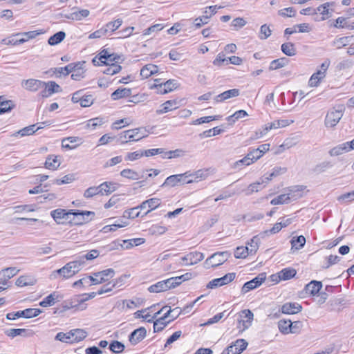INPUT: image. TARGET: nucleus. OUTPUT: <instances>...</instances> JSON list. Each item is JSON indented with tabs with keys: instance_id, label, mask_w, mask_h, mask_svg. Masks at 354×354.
Segmentation results:
<instances>
[{
	"instance_id": "f257e3e1",
	"label": "nucleus",
	"mask_w": 354,
	"mask_h": 354,
	"mask_svg": "<svg viewBox=\"0 0 354 354\" xmlns=\"http://www.w3.org/2000/svg\"><path fill=\"white\" fill-rule=\"evenodd\" d=\"M50 215L57 223H64L67 221L71 222L70 217L71 215H73L75 218L77 219V221H74V223L75 225H82L88 221V219L85 218V216L94 215V212L90 211H75L73 209L66 212L63 209H57L53 210L50 212Z\"/></svg>"
},
{
	"instance_id": "f03ea898",
	"label": "nucleus",
	"mask_w": 354,
	"mask_h": 354,
	"mask_svg": "<svg viewBox=\"0 0 354 354\" xmlns=\"http://www.w3.org/2000/svg\"><path fill=\"white\" fill-rule=\"evenodd\" d=\"M180 314V308L176 307L174 309L169 308L162 317L154 322L153 331L158 333L162 330L171 320L176 319Z\"/></svg>"
},
{
	"instance_id": "7ed1b4c3",
	"label": "nucleus",
	"mask_w": 354,
	"mask_h": 354,
	"mask_svg": "<svg viewBox=\"0 0 354 354\" xmlns=\"http://www.w3.org/2000/svg\"><path fill=\"white\" fill-rule=\"evenodd\" d=\"M230 254L227 252H218L212 254L204 262V267L206 269L215 268L225 262Z\"/></svg>"
},
{
	"instance_id": "20e7f679",
	"label": "nucleus",
	"mask_w": 354,
	"mask_h": 354,
	"mask_svg": "<svg viewBox=\"0 0 354 354\" xmlns=\"http://www.w3.org/2000/svg\"><path fill=\"white\" fill-rule=\"evenodd\" d=\"M19 272V270L15 267L6 268L0 271V292L10 286L8 285V280L15 276Z\"/></svg>"
},
{
	"instance_id": "39448f33",
	"label": "nucleus",
	"mask_w": 354,
	"mask_h": 354,
	"mask_svg": "<svg viewBox=\"0 0 354 354\" xmlns=\"http://www.w3.org/2000/svg\"><path fill=\"white\" fill-rule=\"evenodd\" d=\"M337 110H331L328 112L325 118V125L328 128H332L337 125L342 118L344 106H339Z\"/></svg>"
},
{
	"instance_id": "423d86ee",
	"label": "nucleus",
	"mask_w": 354,
	"mask_h": 354,
	"mask_svg": "<svg viewBox=\"0 0 354 354\" xmlns=\"http://www.w3.org/2000/svg\"><path fill=\"white\" fill-rule=\"evenodd\" d=\"M187 173L177 174V175H171L167 177L165 181V183L162 185L163 186H171L174 187L177 185L178 183L180 184H189L193 183V180H188Z\"/></svg>"
},
{
	"instance_id": "0eeeda50",
	"label": "nucleus",
	"mask_w": 354,
	"mask_h": 354,
	"mask_svg": "<svg viewBox=\"0 0 354 354\" xmlns=\"http://www.w3.org/2000/svg\"><path fill=\"white\" fill-rule=\"evenodd\" d=\"M266 279V273L261 272L253 279L245 283L241 288V292L245 294L250 290L259 287Z\"/></svg>"
},
{
	"instance_id": "6e6552de",
	"label": "nucleus",
	"mask_w": 354,
	"mask_h": 354,
	"mask_svg": "<svg viewBox=\"0 0 354 354\" xmlns=\"http://www.w3.org/2000/svg\"><path fill=\"white\" fill-rule=\"evenodd\" d=\"M178 86L177 82L174 80H169L164 83L153 84L150 86V88H156L158 93L165 94L172 91Z\"/></svg>"
},
{
	"instance_id": "1a4fd4ad",
	"label": "nucleus",
	"mask_w": 354,
	"mask_h": 354,
	"mask_svg": "<svg viewBox=\"0 0 354 354\" xmlns=\"http://www.w3.org/2000/svg\"><path fill=\"white\" fill-rule=\"evenodd\" d=\"M248 346V342L243 339H239L225 349L221 354H240Z\"/></svg>"
},
{
	"instance_id": "9d476101",
	"label": "nucleus",
	"mask_w": 354,
	"mask_h": 354,
	"mask_svg": "<svg viewBox=\"0 0 354 354\" xmlns=\"http://www.w3.org/2000/svg\"><path fill=\"white\" fill-rule=\"evenodd\" d=\"M248 346V342L243 339H239L225 349L221 354H240Z\"/></svg>"
},
{
	"instance_id": "9b49d317",
	"label": "nucleus",
	"mask_w": 354,
	"mask_h": 354,
	"mask_svg": "<svg viewBox=\"0 0 354 354\" xmlns=\"http://www.w3.org/2000/svg\"><path fill=\"white\" fill-rule=\"evenodd\" d=\"M235 273H227L221 278H216L210 281L206 286L207 288H216L226 285L235 279Z\"/></svg>"
},
{
	"instance_id": "f8f14e48",
	"label": "nucleus",
	"mask_w": 354,
	"mask_h": 354,
	"mask_svg": "<svg viewBox=\"0 0 354 354\" xmlns=\"http://www.w3.org/2000/svg\"><path fill=\"white\" fill-rule=\"evenodd\" d=\"M44 89L41 91L40 95L42 97H48L53 93L62 91V88L55 82L50 81L44 84Z\"/></svg>"
},
{
	"instance_id": "ddd939ff",
	"label": "nucleus",
	"mask_w": 354,
	"mask_h": 354,
	"mask_svg": "<svg viewBox=\"0 0 354 354\" xmlns=\"http://www.w3.org/2000/svg\"><path fill=\"white\" fill-rule=\"evenodd\" d=\"M45 82L35 79L24 80L21 82V86L27 91L36 92L44 87Z\"/></svg>"
},
{
	"instance_id": "4468645a",
	"label": "nucleus",
	"mask_w": 354,
	"mask_h": 354,
	"mask_svg": "<svg viewBox=\"0 0 354 354\" xmlns=\"http://www.w3.org/2000/svg\"><path fill=\"white\" fill-rule=\"evenodd\" d=\"M204 259V254L199 252H193L187 254L181 258V260L185 262L183 266H190L196 264Z\"/></svg>"
},
{
	"instance_id": "2eb2a0df",
	"label": "nucleus",
	"mask_w": 354,
	"mask_h": 354,
	"mask_svg": "<svg viewBox=\"0 0 354 354\" xmlns=\"http://www.w3.org/2000/svg\"><path fill=\"white\" fill-rule=\"evenodd\" d=\"M147 335V330L140 327L134 330L129 336V340L132 345H136L141 342Z\"/></svg>"
},
{
	"instance_id": "dca6fc26",
	"label": "nucleus",
	"mask_w": 354,
	"mask_h": 354,
	"mask_svg": "<svg viewBox=\"0 0 354 354\" xmlns=\"http://www.w3.org/2000/svg\"><path fill=\"white\" fill-rule=\"evenodd\" d=\"M111 60V54L107 49L102 50L92 60L95 66H109V61Z\"/></svg>"
},
{
	"instance_id": "f3484780",
	"label": "nucleus",
	"mask_w": 354,
	"mask_h": 354,
	"mask_svg": "<svg viewBox=\"0 0 354 354\" xmlns=\"http://www.w3.org/2000/svg\"><path fill=\"white\" fill-rule=\"evenodd\" d=\"M179 102L176 100H167L160 105V109L156 110V113L160 115L175 110L179 107Z\"/></svg>"
},
{
	"instance_id": "a211bd4d",
	"label": "nucleus",
	"mask_w": 354,
	"mask_h": 354,
	"mask_svg": "<svg viewBox=\"0 0 354 354\" xmlns=\"http://www.w3.org/2000/svg\"><path fill=\"white\" fill-rule=\"evenodd\" d=\"M240 94V91L237 88L230 89L226 91L223 92L222 93L216 95L214 97V101L216 102H222L226 100H228L231 97H234L239 96Z\"/></svg>"
},
{
	"instance_id": "6ab92c4d",
	"label": "nucleus",
	"mask_w": 354,
	"mask_h": 354,
	"mask_svg": "<svg viewBox=\"0 0 354 354\" xmlns=\"http://www.w3.org/2000/svg\"><path fill=\"white\" fill-rule=\"evenodd\" d=\"M301 309V306L297 303H286L281 306V312L288 315L298 313Z\"/></svg>"
},
{
	"instance_id": "aec40b11",
	"label": "nucleus",
	"mask_w": 354,
	"mask_h": 354,
	"mask_svg": "<svg viewBox=\"0 0 354 354\" xmlns=\"http://www.w3.org/2000/svg\"><path fill=\"white\" fill-rule=\"evenodd\" d=\"M131 142L138 141L147 136V131L145 128H136L129 129Z\"/></svg>"
},
{
	"instance_id": "412c9836",
	"label": "nucleus",
	"mask_w": 354,
	"mask_h": 354,
	"mask_svg": "<svg viewBox=\"0 0 354 354\" xmlns=\"http://www.w3.org/2000/svg\"><path fill=\"white\" fill-rule=\"evenodd\" d=\"M160 205V199L157 198H152L149 200H147L144 202H142L140 207L141 209H146L147 207L149 208V209L145 213V215L147 214L149 212H150L151 210L156 209Z\"/></svg>"
},
{
	"instance_id": "4be33fe9",
	"label": "nucleus",
	"mask_w": 354,
	"mask_h": 354,
	"mask_svg": "<svg viewBox=\"0 0 354 354\" xmlns=\"http://www.w3.org/2000/svg\"><path fill=\"white\" fill-rule=\"evenodd\" d=\"M322 288V283L321 281L313 280L305 286L306 293L310 295H316L319 293Z\"/></svg>"
},
{
	"instance_id": "5701e85b",
	"label": "nucleus",
	"mask_w": 354,
	"mask_h": 354,
	"mask_svg": "<svg viewBox=\"0 0 354 354\" xmlns=\"http://www.w3.org/2000/svg\"><path fill=\"white\" fill-rule=\"evenodd\" d=\"M304 187L302 185H296L289 188L288 194L290 196V199L295 201L303 196Z\"/></svg>"
},
{
	"instance_id": "b1692460",
	"label": "nucleus",
	"mask_w": 354,
	"mask_h": 354,
	"mask_svg": "<svg viewBox=\"0 0 354 354\" xmlns=\"http://www.w3.org/2000/svg\"><path fill=\"white\" fill-rule=\"evenodd\" d=\"M15 106L12 100H6L3 96H0V115L10 112Z\"/></svg>"
},
{
	"instance_id": "393cba45",
	"label": "nucleus",
	"mask_w": 354,
	"mask_h": 354,
	"mask_svg": "<svg viewBox=\"0 0 354 354\" xmlns=\"http://www.w3.org/2000/svg\"><path fill=\"white\" fill-rule=\"evenodd\" d=\"M354 36H346L335 39L333 42V46L337 49L348 46L353 41Z\"/></svg>"
},
{
	"instance_id": "a878e982",
	"label": "nucleus",
	"mask_w": 354,
	"mask_h": 354,
	"mask_svg": "<svg viewBox=\"0 0 354 354\" xmlns=\"http://www.w3.org/2000/svg\"><path fill=\"white\" fill-rule=\"evenodd\" d=\"M134 29L135 28L133 26H129L122 30L115 31L113 32V35H112V40L129 37L132 35Z\"/></svg>"
},
{
	"instance_id": "bb28decb",
	"label": "nucleus",
	"mask_w": 354,
	"mask_h": 354,
	"mask_svg": "<svg viewBox=\"0 0 354 354\" xmlns=\"http://www.w3.org/2000/svg\"><path fill=\"white\" fill-rule=\"evenodd\" d=\"M122 242L124 245H121L122 249H130L133 246H138L145 242V239L143 238H136L127 240H122Z\"/></svg>"
},
{
	"instance_id": "cd10ccee",
	"label": "nucleus",
	"mask_w": 354,
	"mask_h": 354,
	"mask_svg": "<svg viewBox=\"0 0 354 354\" xmlns=\"http://www.w3.org/2000/svg\"><path fill=\"white\" fill-rule=\"evenodd\" d=\"M124 61L122 55H118L112 53V75L119 73L122 70V66L118 64Z\"/></svg>"
},
{
	"instance_id": "c85d7f7f",
	"label": "nucleus",
	"mask_w": 354,
	"mask_h": 354,
	"mask_svg": "<svg viewBox=\"0 0 354 354\" xmlns=\"http://www.w3.org/2000/svg\"><path fill=\"white\" fill-rule=\"evenodd\" d=\"M241 317L246 319V320H240L239 322H243V329L248 328L252 321L253 320L254 315L249 309L243 310L241 312Z\"/></svg>"
},
{
	"instance_id": "c756f323",
	"label": "nucleus",
	"mask_w": 354,
	"mask_h": 354,
	"mask_svg": "<svg viewBox=\"0 0 354 354\" xmlns=\"http://www.w3.org/2000/svg\"><path fill=\"white\" fill-rule=\"evenodd\" d=\"M54 273H57L65 279L71 277L75 274L74 270H73L72 267H71L69 262L62 268L55 270Z\"/></svg>"
},
{
	"instance_id": "7c9ffc66",
	"label": "nucleus",
	"mask_w": 354,
	"mask_h": 354,
	"mask_svg": "<svg viewBox=\"0 0 354 354\" xmlns=\"http://www.w3.org/2000/svg\"><path fill=\"white\" fill-rule=\"evenodd\" d=\"M334 5V2H326L319 7H317L315 10H317V13L319 12L321 15H323L322 20H325L331 17V13L329 11V7Z\"/></svg>"
},
{
	"instance_id": "2f4dec72",
	"label": "nucleus",
	"mask_w": 354,
	"mask_h": 354,
	"mask_svg": "<svg viewBox=\"0 0 354 354\" xmlns=\"http://www.w3.org/2000/svg\"><path fill=\"white\" fill-rule=\"evenodd\" d=\"M131 95V89L127 88H119L112 93L113 100H119L120 98L129 97Z\"/></svg>"
},
{
	"instance_id": "473e14b6",
	"label": "nucleus",
	"mask_w": 354,
	"mask_h": 354,
	"mask_svg": "<svg viewBox=\"0 0 354 354\" xmlns=\"http://www.w3.org/2000/svg\"><path fill=\"white\" fill-rule=\"evenodd\" d=\"M129 129L121 132L116 136H112V141L120 144H125L131 142Z\"/></svg>"
},
{
	"instance_id": "72a5a7b5",
	"label": "nucleus",
	"mask_w": 354,
	"mask_h": 354,
	"mask_svg": "<svg viewBox=\"0 0 354 354\" xmlns=\"http://www.w3.org/2000/svg\"><path fill=\"white\" fill-rule=\"evenodd\" d=\"M89 10L86 9H82L79 11L73 12L68 15H65V17L73 20H82L89 15Z\"/></svg>"
},
{
	"instance_id": "f704fd0d",
	"label": "nucleus",
	"mask_w": 354,
	"mask_h": 354,
	"mask_svg": "<svg viewBox=\"0 0 354 354\" xmlns=\"http://www.w3.org/2000/svg\"><path fill=\"white\" fill-rule=\"evenodd\" d=\"M120 175L124 178L131 180H139L144 176L143 174H140L138 172H136L130 169H123L120 172Z\"/></svg>"
},
{
	"instance_id": "c9c22d12",
	"label": "nucleus",
	"mask_w": 354,
	"mask_h": 354,
	"mask_svg": "<svg viewBox=\"0 0 354 354\" xmlns=\"http://www.w3.org/2000/svg\"><path fill=\"white\" fill-rule=\"evenodd\" d=\"M58 298V295L55 292L48 295L41 301L39 302V306L42 307L52 306L55 304L56 300Z\"/></svg>"
},
{
	"instance_id": "e433bc0d",
	"label": "nucleus",
	"mask_w": 354,
	"mask_h": 354,
	"mask_svg": "<svg viewBox=\"0 0 354 354\" xmlns=\"http://www.w3.org/2000/svg\"><path fill=\"white\" fill-rule=\"evenodd\" d=\"M266 180L265 178L261 179V181H257L254 183L249 185L248 188L245 190L246 195H250L254 192H257L262 189L261 185L266 183Z\"/></svg>"
},
{
	"instance_id": "4c0bfd02",
	"label": "nucleus",
	"mask_w": 354,
	"mask_h": 354,
	"mask_svg": "<svg viewBox=\"0 0 354 354\" xmlns=\"http://www.w3.org/2000/svg\"><path fill=\"white\" fill-rule=\"evenodd\" d=\"M281 51L287 56H294L296 55L297 50L295 44L292 42H286L281 45Z\"/></svg>"
},
{
	"instance_id": "58836bf2",
	"label": "nucleus",
	"mask_w": 354,
	"mask_h": 354,
	"mask_svg": "<svg viewBox=\"0 0 354 354\" xmlns=\"http://www.w3.org/2000/svg\"><path fill=\"white\" fill-rule=\"evenodd\" d=\"M66 37V33L64 31H59L49 37L48 43L50 46H55L62 41Z\"/></svg>"
},
{
	"instance_id": "ea45409f",
	"label": "nucleus",
	"mask_w": 354,
	"mask_h": 354,
	"mask_svg": "<svg viewBox=\"0 0 354 354\" xmlns=\"http://www.w3.org/2000/svg\"><path fill=\"white\" fill-rule=\"evenodd\" d=\"M279 127V122L277 120H275L272 122L268 123L265 125L262 131H257L256 132V138H259L262 137L263 135L266 134L267 132L272 129H276Z\"/></svg>"
},
{
	"instance_id": "a19ab883",
	"label": "nucleus",
	"mask_w": 354,
	"mask_h": 354,
	"mask_svg": "<svg viewBox=\"0 0 354 354\" xmlns=\"http://www.w3.org/2000/svg\"><path fill=\"white\" fill-rule=\"evenodd\" d=\"M60 165V162L57 160V157L55 156H49L45 162V167L48 169L55 170Z\"/></svg>"
},
{
	"instance_id": "79ce46f5",
	"label": "nucleus",
	"mask_w": 354,
	"mask_h": 354,
	"mask_svg": "<svg viewBox=\"0 0 354 354\" xmlns=\"http://www.w3.org/2000/svg\"><path fill=\"white\" fill-rule=\"evenodd\" d=\"M71 332L73 333V343L79 342L83 340L87 336V333L83 329H73L71 330Z\"/></svg>"
},
{
	"instance_id": "37998d69",
	"label": "nucleus",
	"mask_w": 354,
	"mask_h": 354,
	"mask_svg": "<svg viewBox=\"0 0 354 354\" xmlns=\"http://www.w3.org/2000/svg\"><path fill=\"white\" fill-rule=\"evenodd\" d=\"M325 77L324 72L318 71L310 77L308 84L310 86H317L319 81Z\"/></svg>"
},
{
	"instance_id": "c03bdc74",
	"label": "nucleus",
	"mask_w": 354,
	"mask_h": 354,
	"mask_svg": "<svg viewBox=\"0 0 354 354\" xmlns=\"http://www.w3.org/2000/svg\"><path fill=\"white\" fill-rule=\"evenodd\" d=\"M187 173L188 178L191 177L192 178L190 180H193V182H196L199 179H205L208 175L207 171L203 170V169H199L193 173H190V172H187Z\"/></svg>"
},
{
	"instance_id": "a18cd8bd",
	"label": "nucleus",
	"mask_w": 354,
	"mask_h": 354,
	"mask_svg": "<svg viewBox=\"0 0 354 354\" xmlns=\"http://www.w3.org/2000/svg\"><path fill=\"white\" fill-rule=\"evenodd\" d=\"M287 64L288 59L286 57L277 59L271 62L269 69L271 71L277 70L285 66Z\"/></svg>"
},
{
	"instance_id": "49530a36",
	"label": "nucleus",
	"mask_w": 354,
	"mask_h": 354,
	"mask_svg": "<svg viewBox=\"0 0 354 354\" xmlns=\"http://www.w3.org/2000/svg\"><path fill=\"white\" fill-rule=\"evenodd\" d=\"M72 338H73V333L70 330L69 332L66 333H64L63 332L58 333L56 335L55 339L56 340H58V341H60L62 342L73 344Z\"/></svg>"
},
{
	"instance_id": "de8ad7c7",
	"label": "nucleus",
	"mask_w": 354,
	"mask_h": 354,
	"mask_svg": "<svg viewBox=\"0 0 354 354\" xmlns=\"http://www.w3.org/2000/svg\"><path fill=\"white\" fill-rule=\"evenodd\" d=\"M297 272L294 268H284L279 272L281 280H288L294 277Z\"/></svg>"
},
{
	"instance_id": "09e8293b",
	"label": "nucleus",
	"mask_w": 354,
	"mask_h": 354,
	"mask_svg": "<svg viewBox=\"0 0 354 354\" xmlns=\"http://www.w3.org/2000/svg\"><path fill=\"white\" fill-rule=\"evenodd\" d=\"M291 201L290 196L287 194H281L276 198H273L270 203L273 205L279 204H287Z\"/></svg>"
},
{
	"instance_id": "8fccbe9b",
	"label": "nucleus",
	"mask_w": 354,
	"mask_h": 354,
	"mask_svg": "<svg viewBox=\"0 0 354 354\" xmlns=\"http://www.w3.org/2000/svg\"><path fill=\"white\" fill-rule=\"evenodd\" d=\"M306 243V238L301 235L296 237H293L291 240L292 248H295L297 250H299L304 247Z\"/></svg>"
},
{
	"instance_id": "3c124183",
	"label": "nucleus",
	"mask_w": 354,
	"mask_h": 354,
	"mask_svg": "<svg viewBox=\"0 0 354 354\" xmlns=\"http://www.w3.org/2000/svg\"><path fill=\"white\" fill-rule=\"evenodd\" d=\"M259 242L260 239L259 236H254L250 240V242L248 243V245H250V247H248V250L251 255L254 254L257 252L259 248Z\"/></svg>"
},
{
	"instance_id": "603ef678",
	"label": "nucleus",
	"mask_w": 354,
	"mask_h": 354,
	"mask_svg": "<svg viewBox=\"0 0 354 354\" xmlns=\"http://www.w3.org/2000/svg\"><path fill=\"white\" fill-rule=\"evenodd\" d=\"M42 310L39 308H26L23 310L22 316L24 318H32L38 316Z\"/></svg>"
},
{
	"instance_id": "864d4df0",
	"label": "nucleus",
	"mask_w": 354,
	"mask_h": 354,
	"mask_svg": "<svg viewBox=\"0 0 354 354\" xmlns=\"http://www.w3.org/2000/svg\"><path fill=\"white\" fill-rule=\"evenodd\" d=\"M250 253L248 250V247L240 246L237 247L234 252V257L236 259H244L246 258Z\"/></svg>"
},
{
	"instance_id": "5fc2aeb1",
	"label": "nucleus",
	"mask_w": 354,
	"mask_h": 354,
	"mask_svg": "<svg viewBox=\"0 0 354 354\" xmlns=\"http://www.w3.org/2000/svg\"><path fill=\"white\" fill-rule=\"evenodd\" d=\"M248 115V113L244 110H239L236 111L234 114L232 115H230L227 118V120L230 123L233 124L239 119L243 118Z\"/></svg>"
},
{
	"instance_id": "6e6d98bb",
	"label": "nucleus",
	"mask_w": 354,
	"mask_h": 354,
	"mask_svg": "<svg viewBox=\"0 0 354 354\" xmlns=\"http://www.w3.org/2000/svg\"><path fill=\"white\" fill-rule=\"evenodd\" d=\"M36 124L30 125L28 127H24L22 129L17 131L15 135H20L21 136H26L32 135L35 132L37 131L35 129Z\"/></svg>"
},
{
	"instance_id": "4d7b16f0",
	"label": "nucleus",
	"mask_w": 354,
	"mask_h": 354,
	"mask_svg": "<svg viewBox=\"0 0 354 354\" xmlns=\"http://www.w3.org/2000/svg\"><path fill=\"white\" fill-rule=\"evenodd\" d=\"M103 124V120L100 118H95L88 120L85 125L87 129H95L97 126H101Z\"/></svg>"
},
{
	"instance_id": "13d9d810",
	"label": "nucleus",
	"mask_w": 354,
	"mask_h": 354,
	"mask_svg": "<svg viewBox=\"0 0 354 354\" xmlns=\"http://www.w3.org/2000/svg\"><path fill=\"white\" fill-rule=\"evenodd\" d=\"M100 195H109L111 193V183L104 182L97 187Z\"/></svg>"
},
{
	"instance_id": "bf43d9fd",
	"label": "nucleus",
	"mask_w": 354,
	"mask_h": 354,
	"mask_svg": "<svg viewBox=\"0 0 354 354\" xmlns=\"http://www.w3.org/2000/svg\"><path fill=\"white\" fill-rule=\"evenodd\" d=\"M27 330L24 328H11L9 330H7L5 333L8 337H10L12 338L18 336V335H25Z\"/></svg>"
},
{
	"instance_id": "052dcab7",
	"label": "nucleus",
	"mask_w": 354,
	"mask_h": 354,
	"mask_svg": "<svg viewBox=\"0 0 354 354\" xmlns=\"http://www.w3.org/2000/svg\"><path fill=\"white\" fill-rule=\"evenodd\" d=\"M287 171L286 167H276L273 169V171L271 174H269L268 176L265 177V180H266V183H268L270 180H272L273 177H276L281 174L286 173Z\"/></svg>"
},
{
	"instance_id": "680f3d73",
	"label": "nucleus",
	"mask_w": 354,
	"mask_h": 354,
	"mask_svg": "<svg viewBox=\"0 0 354 354\" xmlns=\"http://www.w3.org/2000/svg\"><path fill=\"white\" fill-rule=\"evenodd\" d=\"M71 267H72L73 270H74L75 273H77L82 268V266L85 264V261L78 257L77 259L69 262Z\"/></svg>"
},
{
	"instance_id": "e2e57ef3",
	"label": "nucleus",
	"mask_w": 354,
	"mask_h": 354,
	"mask_svg": "<svg viewBox=\"0 0 354 354\" xmlns=\"http://www.w3.org/2000/svg\"><path fill=\"white\" fill-rule=\"evenodd\" d=\"M290 323H291L290 320H279L278 322V327L280 332L283 334H288L289 328H290Z\"/></svg>"
},
{
	"instance_id": "0e129e2a",
	"label": "nucleus",
	"mask_w": 354,
	"mask_h": 354,
	"mask_svg": "<svg viewBox=\"0 0 354 354\" xmlns=\"http://www.w3.org/2000/svg\"><path fill=\"white\" fill-rule=\"evenodd\" d=\"M27 41V39L23 37L19 39H16L13 37H9L2 39L1 43L5 45H19Z\"/></svg>"
},
{
	"instance_id": "69168bd1",
	"label": "nucleus",
	"mask_w": 354,
	"mask_h": 354,
	"mask_svg": "<svg viewBox=\"0 0 354 354\" xmlns=\"http://www.w3.org/2000/svg\"><path fill=\"white\" fill-rule=\"evenodd\" d=\"M252 163V160H250V155L247 154L243 158L235 162L232 168L236 169L242 165L248 166Z\"/></svg>"
},
{
	"instance_id": "338daca9",
	"label": "nucleus",
	"mask_w": 354,
	"mask_h": 354,
	"mask_svg": "<svg viewBox=\"0 0 354 354\" xmlns=\"http://www.w3.org/2000/svg\"><path fill=\"white\" fill-rule=\"evenodd\" d=\"M278 14L284 17H293L295 16L296 10L292 7H288L279 10Z\"/></svg>"
},
{
	"instance_id": "774afa93",
	"label": "nucleus",
	"mask_w": 354,
	"mask_h": 354,
	"mask_svg": "<svg viewBox=\"0 0 354 354\" xmlns=\"http://www.w3.org/2000/svg\"><path fill=\"white\" fill-rule=\"evenodd\" d=\"M271 33L272 30H270V27L266 24H263L261 26L260 28L259 38L261 39H266L271 35Z\"/></svg>"
}]
</instances>
